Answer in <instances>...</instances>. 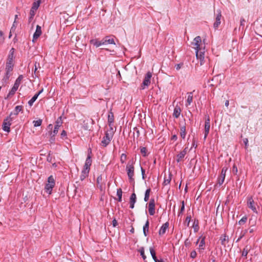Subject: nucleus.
<instances>
[{
    "label": "nucleus",
    "instance_id": "nucleus-36",
    "mask_svg": "<svg viewBox=\"0 0 262 262\" xmlns=\"http://www.w3.org/2000/svg\"><path fill=\"white\" fill-rule=\"evenodd\" d=\"M108 122L110 125L114 122V116L112 113H111L108 116Z\"/></svg>",
    "mask_w": 262,
    "mask_h": 262
},
{
    "label": "nucleus",
    "instance_id": "nucleus-44",
    "mask_svg": "<svg viewBox=\"0 0 262 262\" xmlns=\"http://www.w3.org/2000/svg\"><path fill=\"white\" fill-rule=\"evenodd\" d=\"M147 149L146 147H142L141 148V152L143 155V156L145 157L146 156Z\"/></svg>",
    "mask_w": 262,
    "mask_h": 262
},
{
    "label": "nucleus",
    "instance_id": "nucleus-59",
    "mask_svg": "<svg viewBox=\"0 0 262 262\" xmlns=\"http://www.w3.org/2000/svg\"><path fill=\"white\" fill-rule=\"evenodd\" d=\"M177 139V136L176 135H174L171 137V140H176Z\"/></svg>",
    "mask_w": 262,
    "mask_h": 262
},
{
    "label": "nucleus",
    "instance_id": "nucleus-23",
    "mask_svg": "<svg viewBox=\"0 0 262 262\" xmlns=\"http://www.w3.org/2000/svg\"><path fill=\"white\" fill-rule=\"evenodd\" d=\"M149 222L148 220H147L145 224L143 226V233L145 236L147 235V232H148V228H149Z\"/></svg>",
    "mask_w": 262,
    "mask_h": 262
},
{
    "label": "nucleus",
    "instance_id": "nucleus-8",
    "mask_svg": "<svg viewBox=\"0 0 262 262\" xmlns=\"http://www.w3.org/2000/svg\"><path fill=\"white\" fill-rule=\"evenodd\" d=\"M113 137L112 133L106 132L101 141V145L106 147L111 142Z\"/></svg>",
    "mask_w": 262,
    "mask_h": 262
},
{
    "label": "nucleus",
    "instance_id": "nucleus-60",
    "mask_svg": "<svg viewBox=\"0 0 262 262\" xmlns=\"http://www.w3.org/2000/svg\"><path fill=\"white\" fill-rule=\"evenodd\" d=\"M43 89H42L41 90H40L37 94H36L35 95H38V96L43 92Z\"/></svg>",
    "mask_w": 262,
    "mask_h": 262
},
{
    "label": "nucleus",
    "instance_id": "nucleus-58",
    "mask_svg": "<svg viewBox=\"0 0 262 262\" xmlns=\"http://www.w3.org/2000/svg\"><path fill=\"white\" fill-rule=\"evenodd\" d=\"M244 142L246 146H247L248 145V140L247 138H245L244 139Z\"/></svg>",
    "mask_w": 262,
    "mask_h": 262
},
{
    "label": "nucleus",
    "instance_id": "nucleus-7",
    "mask_svg": "<svg viewBox=\"0 0 262 262\" xmlns=\"http://www.w3.org/2000/svg\"><path fill=\"white\" fill-rule=\"evenodd\" d=\"M152 76V74L150 72H148L145 75V76L144 77V79L143 80V81L141 85V89L144 90L146 87H148L151 82V78Z\"/></svg>",
    "mask_w": 262,
    "mask_h": 262
},
{
    "label": "nucleus",
    "instance_id": "nucleus-30",
    "mask_svg": "<svg viewBox=\"0 0 262 262\" xmlns=\"http://www.w3.org/2000/svg\"><path fill=\"white\" fill-rule=\"evenodd\" d=\"M104 41L105 42V45L106 44H114V40L113 38H108V37H106L104 39Z\"/></svg>",
    "mask_w": 262,
    "mask_h": 262
},
{
    "label": "nucleus",
    "instance_id": "nucleus-14",
    "mask_svg": "<svg viewBox=\"0 0 262 262\" xmlns=\"http://www.w3.org/2000/svg\"><path fill=\"white\" fill-rule=\"evenodd\" d=\"M227 170V168L226 167H223L222 169L220 176L218 179V184L220 186L224 182Z\"/></svg>",
    "mask_w": 262,
    "mask_h": 262
},
{
    "label": "nucleus",
    "instance_id": "nucleus-42",
    "mask_svg": "<svg viewBox=\"0 0 262 262\" xmlns=\"http://www.w3.org/2000/svg\"><path fill=\"white\" fill-rule=\"evenodd\" d=\"M247 220V217L246 216L243 217L238 222V224L239 225H243L244 224Z\"/></svg>",
    "mask_w": 262,
    "mask_h": 262
},
{
    "label": "nucleus",
    "instance_id": "nucleus-56",
    "mask_svg": "<svg viewBox=\"0 0 262 262\" xmlns=\"http://www.w3.org/2000/svg\"><path fill=\"white\" fill-rule=\"evenodd\" d=\"M245 23H246V21H245V20L244 18H241V26H244Z\"/></svg>",
    "mask_w": 262,
    "mask_h": 262
},
{
    "label": "nucleus",
    "instance_id": "nucleus-9",
    "mask_svg": "<svg viewBox=\"0 0 262 262\" xmlns=\"http://www.w3.org/2000/svg\"><path fill=\"white\" fill-rule=\"evenodd\" d=\"M62 121L61 117L58 118L56 121V125H55L54 129L53 132H51L50 135L52 137H54L58 133L59 127L62 125Z\"/></svg>",
    "mask_w": 262,
    "mask_h": 262
},
{
    "label": "nucleus",
    "instance_id": "nucleus-64",
    "mask_svg": "<svg viewBox=\"0 0 262 262\" xmlns=\"http://www.w3.org/2000/svg\"><path fill=\"white\" fill-rule=\"evenodd\" d=\"M52 127H53V126L51 124H49L48 126V128L51 129L52 128Z\"/></svg>",
    "mask_w": 262,
    "mask_h": 262
},
{
    "label": "nucleus",
    "instance_id": "nucleus-16",
    "mask_svg": "<svg viewBox=\"0 0 262 262\" xmlns=\"http://www.w3.org/2000/svg\"><path fill=\"white\" fill-rule=\"evenodd\" d=\"M169 226V223L168 222L165 223L164 224L162 227L160 228V229L159 231V234L160 235H162L164 234L166 232V230L168 228Z\"/></svg>",
    "mask_w": 262,
    "mask_h": 262
},
{
    "label": "nucleus",
    "instance_id": "nucleus-47",
    "mask_svg": "<svg viewBox=\"0 0 262 262\" xmlns=\"http://www.w3.org/2000/svg\"><path fill=\"white\" fill-rule=\"evenodd\" d=\"M196 256V253L195 251H192L190 253V257L192 258H195Z\"/></svg>",
    "mask_w": 262,
    "mask_h": 262
},
{
    "label": "nucleus",
    "instance_id": "nucleus-38",
    "mask_svg": "<svg viewBox=\"0 0 262 262\" xmlns=\"http://www.w3.org/2000/svg\"><path fill=\"white\" fill-rule=\"evenodd\" d=\"M139 251L140 252V254H141V255L142 256V258H143V259H144V260H145V259H146V256H145V254H144V248H143V247H141V248L139 249Z\"/></svg>",
    "mask_w": 262,
    "mask_h": 262
},
{
    "label": "nucleus",
    "instance_id": "nucleus-29",
    "mask_svg": "<svg viewBox=\"0 0 262 262\" xmlns=\"http://www.w3.org/2000/svg\"><path fill=\"white\" fill-rule=\"evenodd\" d=\"M150 191H151V190L150 188L147 189L146 190L145 193V196H144V200L145 202H147L149 200Z\"/></svg>",
    "mask_w": 262,
    "mask_h": 262
},
{
    "label": "nucleus",
    "instance_id": "nucleus-46",
    "mask_svg": "<svg viewBox=\"0 0 262 262\" xmlns=\"http://www.w3.org/2000/svg\"><path fill=\"white\" fill-rule=\"evenodd\" d=\"M61 138L62 139H66L67 138V132L64 130H63L61 133Z\"/></svg>",
    "mask_w": 262,
    "mask_h": 262
},
{
    "label": "nucleus",
    "instance_id": "nucleus-49",
    "mask_svg": "<svg viewBox=\"0 0 262 262\" xmlns=\"http://www.w3.org/2000/svg\"><path fill=\"white\" fill-rule=\"evenodd\" d=\"M182 66H183V63L177 64L175 66V68L177 70H179Z\"/></svg>",
    "mask_w": 262,
    "mask_h": 262
},
{
    "label": "nucleus",
    "instance_id": "nucleus-21",
    "mask_svg": "<svg viewBox=\"0 0 262 262\" xmlns=\"http://www.w3.org/2000/svg\"><path fill=\"white\" fill-rule=\"evenodd\" d=\"M91 43L94 45L96 47H99L102 45H105L104 39L101 41L97 40H92L91 41Z\"/></svg>",
    "mask_w": 262,
    "mask_h": 262
},
{
    "label": "nucleus",
    "instance_id": "nucleus-55",
    "mask_svg": "<svg viewBox=\"0 0 262 262\" xmlns=\"http://www.w3.org/2000/svg\"><path fill=\"white\" fill-rule=\"evenodd\" d=\"M118 225L117 221L116 219L113 220V225L114 227H116Z\"/></svg>",
    "mask_w": 262,
    "mask_h": 262
},
{
    "label": "nucleus",
    "instance_id": "nucleus-62",
    "mask_svg": "<svg viewBox=\"0 0 262 262\" xmlns=\"http://www.w3.org/2000/svg\"><path fill=\"white\" fill-rule=\"evenodd\" d=\"M225 106L228 107V105H229V101L228 100H226V102H225Z\"/></svg>",
    "mask_w": 262,
    "mask_h": 262
},
{
    "label": "nucleus",
    "instance_id": "nucleus-50",
    "mask_svg": "<svg viewBox=\"0 0 262 262\" xmlns=\"http://www.w3.org/2000/svg\"><path fill=\"white\" fill-rule=\"evenodd\" d=\"M190 220H191V216H187L186 218V222H187V226H189V223L190 222Z\"/></svg>",
    "mask_w": 262,
    "mask_h": 262
},
{
    "label": "nucleus",
    "instance_id": "nucleus-61",
    "mask_svg": "<svg viewBox=\"0 0 262 262\" xmlns=\"http://www.w3.org/2000/svg\"><path fill=\"white\" fill-rule=\"evenodd\" d=\"M244 236V235H240L239 237H238V239L236 241V242H238L239 241V240L242 238V237Z\"/></svg>",
    "mask_w": 262,
    "mask_h": 262
},
{
    "label": "nucleus",
    "instance_id": "nucleus-20",
    "mask_svg": "<svg viewBox=\"0 0 262 262\" xmlns=\"http://www.w3.org/2000/svg\"><path fill=\"white\" fill-rule=\"evenodd\" d=\"M180 136H181V138H182L183 139H184L185 138L186 134L185 125L184 124V125H182L181 124H180Z\"/></svg>",
    "mask_w": 262,
    "mask_h": 262
},
{
    "label": "nucleus",
    "instance_id": "nucleus-32",
    "mask_svg": "<svg viewBox=\"0 0 262 262\" xmlns=\"http://www.w3.org/2000/svg\"><path fill=\"white\" fill-rule=\"evenodd\" d=\"M38 98V95H35L31 100H30L28 102V104L30 106H32L33 103L36 101L37 98Z\"/></svg>",
    "mask_w": 262,
    "mask_h": 262
},
{
    "label": "nucleus",
    "instance_id": "nucleus-40",
    "mask_svg": "<svg viewBox=\"0 0 262 262\" xmlns=\"http://www.w3.org/2000/svg\"><path fill=\"white\" fill-rule=\"evenodd\" d=\"M181 203H182V206H181L180 210V211L179 212V213H178V215L179 216L180 215V214L183 213V212L184 211V210L185 209L184 201H182Z\"/></svg>",
    "mask_w": 262,
    "mask_h": 262
},
{
    "label": "nucleus",
    "instance_id": "nucleus-41",
    "mask_svg": "<svg viewBox=\"0 0 262 262\" xmlns=\"http://www.w3.org/2000/svg\"><path fill=\"white\" fill-rule=\"evenodd\" d=\"M126 160V155L125 154H122L121 155L120 161L122 163H125Z\"/></svg>",
    "mask_w": 262,
    "mask_h": 262
},
{
    "label": "nucleus",
    "instance_id": "nucleus-11",
    "mask_svg": "<svg viewBox=\"0 0 262 262\" xmlns=\"http://www.w3.org/2000/svg\"><path fill=\"white\" fill-rule=\"evenodd\" d=\"M90 152L89 153V155L88 156V157L85 160V162L84 165L83 169L85 170L86 171H90V166L92 164V160H91V157L90 156V154H91L92 151L91 149H89Z\"/></svg>",
    "mask_w": 262,
    "mask_h": 262
},
{
    "label": "nucleus",
    "instance_id": "nucleus-13",
    "mask_svg": "<svg viewBox=\"0 0 262 262\" xmlns=\"http://www.w3.org/2000/svg\"><path fill=\"white\" fill-rule=\"evenodd\" d=\"M247 206L254 212H257V210L255 205V203L252 197H249L248 198Z\"/></svg>",
    "mask_w": 262,
    "mask_h": 262
},
{
    "label": "nucleus",
    "instance_id": "nucleus-15",
    "mask_svg": "<svg viewBox=\"0 0 262 262\" xmlns=\"http://www.w3.org/2000/svg\"><path fill=\"white\" fill-rule=\"evenodd\" d=\"M221 12L220 10L217 11V14L215 17V21L213 24V27L214 28H217L219 25L221 24Z\"/></svg>",
    "mask_w": 262,
    "mask_h": 262
},
{
    "label": "nucleus",
    "instance_id": "nucleus-22",
    "mask_svg": "<svg viewBox=\"0 0 262 262\" xmlns=\"http://www.w3.org/2000/svg\"><path fill=\"white\" fill-rule=\"evenodd\" d=\"M220 240H221V244L222 245H223L224 247H225L226 243L228 242L229 237H228V236L227 235H226L225 234V235H223L220 237Z\"/></svg>",
    "mask_w": 262,
    "mask_h": 262
},
{
    "label": "nucleus",
    "instance_id": "nucleus-19",
    "mask_svg": "<svg viewBox=\"0 0 262 262\" xmlns=\"http://www.w3.org/2000/svg\"><path fill=\"white\" fill-rule=\"evenodd\" d=\"M181 113V109L180 107L178 105H176L173 113V116L174 117L178 118L180 117Z\"/></svg>",
    "mask_w": 262,
    "mask_h": 262
},
{
    "label": "nucleus",
    "instance_id": "nucleus-1",
    "mask_svg": "<svg viewBox=\"0 0 262 262\" xmlns=\"http://www.w3.org/2000/svg\"><path fill=\"white\" fill-rule=\"evenodd\" d=\"M13 69V59L8 58L6 65L5 75L2 79L3 85H6L8 83V80L10 76L12 75Z\"/></svg>",
    "mask_w": 262,
    "mask_h": 262
},
{
    "label": "nucleus",
    "instance_id": "nucleus-63",
    "mask_svg": "<svg viewBox=\"0 0 262 262\" xmlns=\"http://www.w3.org/2000/svg\"><path fill=\"white\" fill-rule=\"evenodd\" d=\"M155 262H164V261L162 259H158V260H156V261H155Z\"/></svg>",
    "mask_w": 262,
    "mask_h": 262
},
{
    "label": "nucleus",
    "instance_id": "nucleus-27",
    "mask_svg": "<svg viewBox=\"0 0 262 262\" xmlns=\"http://www.w3.org/2000/svg\"><path fill=\"white\" fill-rule=\"evenodd\" d=\"M210 124H205L204 139H205L207 138V137L209 134V130H210Z\"/></svg>",
    "mask_w": 262,
    "mask_h": 262
},
{
    "label": "nucleus",
    "instance_id": "nucleus-5",
    "mask_svg": "<svg viewBox=\"0 0 262 262\" xmlns=\"http://www.w3.org/2000/svg\"><path fill=\"white\" fill-rule=\"evenodd\" d=\"M55 184L54 179L53 176H50L48 179V183L45 186V191L50 194L52 192L53 188Z\"/></svg>",
    "mask_w": 262,
    "mask_h": 262
},
{
    "label": "nucleus",
    "instance_id": "nucleus-24",
    "mask_svg": "<svg viewBox=\"0 0 262 262\" xmlns=\"http://www.w3.org/2000/svg\"><path fill=\"white\" fill-rule=\"evenodd\" d=\"M89 173V171L83 169L82 170L81 174L80 176V180L81 181H83V180H84V179L88 176Z\"/></svg>",
    "mask_w": 262,
    "mask_h": 262
},
{
    "label": "nucleus",
    "instance_id": "nucleus-57",
    "mask_svg": "<svg viewBox=\"0 0 262 262\" xmlns=\"http://www.w3.org/2000/svg\"><path fill=\"white\" fill-rule=\"evenodd\" d=\"M205 124H210V119L209 117L207 118V119H206Z\"/></svg>",
    "mask_w": 262,
    "mask_h": 262
},
{
    "label": "nucleus",
    "instance_id": "nucleus-25",
    "mask_svg": "<svg viewBox=\"0 0 262 262\" xmlns=\"http://www.w3.org/2000/svg\"><path fill=\"white\" fill-rule=\"evenodd\" d=\"M193 99V96H192V92H190L188 93V97L187 99V103L186 106L190 105L191 102H192Z\"/></svg>",
    "mask_w": 262,
    "mask_h": 262
},
{
    "label": "nucleus",
    "instance_id": "nucleus-37",
    "mask_svg": "<svg viewBox=\"0 0 262 262\" xmlns=\"http://www.w3.org/2000/svg\"><path fill=\"white\" fill-rule=\"evenodd\" d=\"M249 248H248V246H246L243 250V252H242V256H245V257H246L248 253V252H249Z\"/></svg>",
    "mask_w": 262,
    "mask_h": 262
},
{
    "label": "nucleus",
    "instance_id": "nucleus-18",
    "mask_svg": "<svg viewBox=\"0 0 262 262\" xmlns=\"http://www.w3.org/2000/svg\"><path fill=\"white\" fill-rule=\"evenodd\" d=\"M136 202V195L135 193L131 194L130 196V208L133 209L134 208L135 203Z\"/></svg>",
    "mask_w": 262,
    "mask_h": 262
},
{
    "label": "nucleus",
    "instance_id": "nucleus-4",
    "mask_svg": "<svg viewBox=\"0 0 262 262\" xmlns=\"http://www.w3.org/2000/svg\"><path fill=\"white\" fill-rule=\"evenodd\" d=\"M23 78V75H19L18 77L16 79L15 83L14 84L13 86L9 92V94L7 95V97H11L13 96L17 90L21 81Z\"/></svg>",
    "mask_w": 262,
    "mask_h": 262
},
{
    "label": "nucleus",
    "instance_id": "nucleus-26",
    "mask_svg": "<svg viewBox=\"0 0 262 262\" xmlns=\"http://www.w3.org/2000/svg\"><path fill=\"white\" fill-rule=\"evenodd\" d=\"M23 107L21 105L16 106L15 107V110L14 112H12L13 113V115L17 116L18 113L22 111Z\"/></svg>",
    "mask_w": 262,
    "mask_h": 262
},
{
    "label": "nucleus",
    "instance_id": "nucleus-39",
    "mask_svg": "<svg viewBox=\"0 0 262 262\" xmlns=\"http://www.w3.org/2000/svg\"><path fill=\"white\" fill-rule=\"evenodd\" d=\"M36 10H33V9L31 8V10H30V17L29 18V21H31V19L33 18V17H34V16L35 15V12H36Z\"/></svg>",
    "mask_w": 262,
    "mask_h": 262
},
{
    "label": "nucleus",
    "instance_id": "nucleus-2",
    "mask_svg": "<svg viewBox=\"0 0 262 262\" xmlns=\"http://www.w3.org/2000/svg\"><path fill=\"white\" fill-rule=\"evenodd\" d=\"M192 45L194 46V48L195 51L205 50V39L202 40L201 37L199 36L194 38L192 42Z\"/></svg>",
    "mask_w": 262,
    "mask_h": 262
},
{
    "label": "nucleus",
    "instance_id": "nucleus-33",
    "mask_svg": "<svg viewBox=\"0 0 262 262\" xmlns=\"http://www.w3.org/2000/svg\"><path fill=\"white\" fill-rule=\"evenodd\" d=\"M205 237H202V238L201 239V241H200V244H199V248L200 249L203 250L204 249V247L205 244Z\"/></svg>",
    "mask_w": 262,
    "mask_h": 262
},
{
    "label": "nucleus",
    "instance_id": "nucleus-28",
    "mask_svg": "<svg viewBox=\"0 0 262 262\" xmlns=\"http://www.w3.org/2000/svg\"><path fill=\"white\" fill-rule=\"evenodd\" d=\"M149 251H150V253L151 254V255L153 259L154 260V261H156V260H158V259H157V258L156 257V255L155 251L154 250L153 248L150 247Z\"/></svg>",
    "mask_w": 262,
    "mask_h": 262
},
{
    "label": "nucleus",
    "instance_id": "nucleus-35",
    "mask_svg": "<svg viewBox=\"0 0 262 262\" xmlns=\"http://www.w3.org/2000/svg\"><path fill=\"white\" fill-rule=\"evenodd\" d=\"M42 123V120L41 119H38L36 121H33V123L34 124V126L35 127H38L41 125Z\"/></svg>",
    "mask_w": 262,
    "mask_h": 262
},
{
    "label": "nucleus",
    "instance_id": "nucleus-31",
    "mask_svg": "<svg viewBox=\"0 0 262 262\" xmlns=\"http://www.w3.org/2000/svg\"><path fill=\"white\" fill-rule=\"evenodd\" d=\"M117 195L118 196V201L121 202L122 201V191L121 188H119L117 191Z\"/></svg>",
    "mask_w": 262,
    "mask_h": 262
},
{
    "label": "nucleus",
    "instance_id": "nucleus-3",
    "mask_svg": "<svg viewBox=\"0 0 262 262\" xmlns=\"http://www.w3.org/2000/svg\"><path fill=\"white\" fill-rule=\"evenodd\" d=\"M126 169L127 174L130 183H134V167L133 165V161H129L126 165Z\"/></svg>",
    "mask_w": 262,
    "mask_h": 262
},
{
    "label": "nucleus",
    "instance_id": "nucleus-52",
    "mask_svg": "<svg viewBox=\"0 0 262 262\" xmlns=\"http://www.w3.org/2000/svg\"><path fill=\"white\" fill-rule=\"evenodd\" d=\"M233 172L235 174H236L237 172V168L235 166H233V169H232Z\"/></svg>",
    "mask_w": 262,
    "mask_h": 262
},
{
    "label": "nucleus",
    "instance_id": "nucleus-17",
    "mask_svg": "<svg viewBox=\"0 0 262 262\" xmlns=\"http://www.w3.org/2000/svg\"><path fill=\"white\" fill-rule=\"evenodd\" d=\"M187 152L186 148H185L183 151H181L177 156V162H180L185 157Z\"/></svg>",
    "mask_w": 262,
    "mask_h": 262
},
{
    "label": "nucleus",
    "instance_id": "nucleus-48",
    "mask_svg": "<svg viewBox=\"0 0 262 262\" xmlns=\"http://www.w3.org/2000/svg\"><path fill=\"white\" fill-rule=\"evenodd\" d=\"M35 33H41V27L38 25L36 26V29Z\"/></svg>",
    "mask_w": 262,
    "mask_h": 262
},
{
    "label": "nucleus",
    "instance_id": "nucleus-12",
    "mask_svg": "<svg viewBox=\"0 0 262 262\" xmlns=\"http://www.w3.org/2000/svg\"><path fill=\"white\" fill-rule=\"evenodd\" d=\"M148 212L150 215H153L155 213V202L154 199H151L149 202Z\"/></svg>",
    "mask_w": 262,
    "mask_h": 262
},
{
    "label": "nucleus",
    "instance_id": "nucleus-54",
    "mask_svg": "<svg viewBox=\"0 0 262 262\" xmlns=\"http://www.w3.org/2000/svg\"><path fill=\"white\" fill-rule=\"evenodd\" d=\"M141 172H142V178L143 179H145V170L142 168L141 167Z\"/></svg>",
    "mask_w": 262,
    "mask_h": 262
},
{
    "label": "nucleus",
    "instance_id": "nucleus-6",
    "mask_svg": "<svg viewBox=\"0 0 262 262\" xmlns=\"http://www.w3.org/2000/svg\"><path fill=\"white\" fill-rule=\"evenodd\" d=\"M12 116L13 113H11L9 116L6 119H5L3 122V129L5 132H10V126L11 124V122L13 118V117H12Z\"/></svg>",
    "mask_w": 262,
    "mask_h": 262
},
{
    "label": "nucleus",
    "instance_id": "nucleus-43",
    "mask_svg": "<svg viewBox=\"0 0 262 262\" xmlns=\"http://www.w3.org/2000/svg\"><path fill=\"white\" fill-rule=\"evenodd\" d=\"M14 52V49L13 48H12L11 49V50L10 51V53H9V54L8 55V58H9V59L11 58L12 59H13V58H14V56H13Z\"/></svg>",
    "mask_w": 262,
    "mask_h": 262
},
{
    "label": "nucleus",
    "instance_id": "nucleus-53",
    "mask_svg": "<svg viewBox=\"0 0 262 262\" xmlns=\"http://www.w3.org/2000/svg\"><path fill=\"white\" fill-rule=\"evenodd\" d=\"M102 176H99V177L97 178V183H98V184H99V183H101V181H102Z\"/></svg>",
    "mask_w": 262,
    "mask_h": 262
},
{
    "label": "nucleus",
    "instance_id": "nucleus-34",
    "mask_svg": "<svg viewBox=\"0 0 262 262\" xmlns=\"http://www.w3.org/2000/svg\"><path fill=\"white\" fill-rule=\"evenodd\" d=\"M40 1H36L34 2L31 8L33 10H37L40 5Z\"/></svg>",
    "mask_w": 262,
    "mask_h": 262
},
{
    "label": "nucleus",
    "instance_id": "nucleus-51",
    "mask_svg": "<svg viewBox=\"0 0 262 262\" xmlns=\"http://www.w3.org/2000/svg\"><path fill=\"white\" fill-rule=\"evenodd\" d=\"M15 24L13 23L12 27L11 28L10 33H12V32H14L15 31Z\"/></svg>",
    "mask_w": 262,
    "mask_h": 262
},
{
    "label": "nucleus",
    "instance_id": "nucleus-45",
    "mask_svg": "<svg viewBox=\"0 0 262 262\" xmlns=\"http://www.w3.org/2000/svg\"><path fill=\"white\" fill-rule=\"evenodd\" d=\"M41 34H34L32 39L33 42H35L36 40L39 38Z\"/></svg>",
    "mask_w": 262,
    "mask_h": 262
},
{
    "label": "nucleus",
    "instance_id": "nucleus-10",
    "mask_svg": "<svg viewBox=\"0 0 262 262\" xmlns=\"http://www.w3.org/2000/svg\"><path fill=\"white\" fill-rule=\"evenodd\" d=\"M204 53L205 50L195 51L196 58L200 61L201 66L203 65L204 63Z\"/></svg>",
    "mask_w": 262,
    "mask_h": 262
}]
</instances>
